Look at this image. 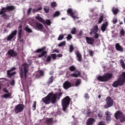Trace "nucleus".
Listing matches in <instances>:
<instances>
[{
  "mask_svg": "<svg viewBox=\"0 0 125 125\" xmlns=\"http://www.w3.org/2000/svg\"><path fill=\"white\" fill-rule=\"evenodd\" d=\"M62 93L61 92L55 94L53 93H49L47 96L42 98V101L45 104H48L50 103L51 101L52 104H55L56 101V99L60 100Z\"/></svg>",
  "mask_w": 125,
  "mask_h": 125,
  "instance_id": "obj_1",
  "label": "nucleus"
},
{
  "mask_svg": "<svg viewBox=\"0 0 125 125\" xmlns=\"http://www.w3.org/2000/svg\"><path fill=\"white\" fill-rule=\"evenodd\" d=\"M125 83V72L122 73L117 81L114 82L112 84L113 87H117L118 86L123 85Z\"/></svg>",
  "mask_w": 125,
  "mask_h": 125,
  "instance_id": "obj_2",
  "label": "nucleus"
},
{
  "mask_svg": "<svg viewBox=\"0 0 125 125\" xmlns=\"http://www.w3.org/2000/svg\"><path fill=\"white\" fill-rule=\"evenodd\" d=\"M27 67L28 64L27 63H23L20 67L19 71L21 79H22L24 76L25 78H27V73L28 72Z\"/></svg>",
  "mask_w": 125,
  "mask_h": 125,
  "instance_id": "obj_3",
  "label": "nucleus"
},
{
  "mask_svg": "<svg viewBox=\"0 0 125 125\" xmlns=\"http://www.w3.org/2000/svg\"><path fill=\"white\" fill-rule=\"evenodd\" d=\"M112 75L106 73L103 76H99L97 77V80L101 82H106L112 78Z\"/></svg>",
  "mask_w": 125,
  "mask_h": 125,
  "instance_id": "obj_4",
  "label": "nucleus"
},
{
  "mask_svg": "<svg viewBox=\"0 0 125 125\" xmlns=\"http://www.w3.org/2000/svg\"><path fill=\"white\" fill-rule=\"evenodd\" d=\"M70 101L71 99L69 98V96H66L63 99H62V104L63 110L64 112H65L66 109H67L68 106L69 105Z\"/></svg>",
  "mask_w": 125,
  "mask_h": 125,
  "instance_id": "obj_5",
  "label": "nucleus"
},
{
  "mask_svg": "<svg viewBox=\"0 0 125 125\" xmlns=\"http://www.w3.org/2000/svg\"><path fill=\"white\" fill-rule=\"evenodd\" d=\"M114 117L116 119H119L121 123L125 122V117L120 111H117L116 113L114 114Z\"/></svg>",
  "mask_w": 125,
  "mask_h": 125,
  "instance_id": "obj_6",
  "label": "nucleus"
},
{
  "mask_svg": "<svg viewBox=\"0 0 125 125\" xmlns=\"http://www.w3.org/2000/svg\"><path fill=\"white\" fill-rule=\"evenodd\" d=\"M15 9V7L13 6H9L6 7H3L1 9V11L0 12V15H2V17L6 18V15L5 14V13L7 11V10H12Z\"/></svg>",
  "mask_w": 125,
  "mask_h": 125,
  "instance_id": "obj_7",
  "label": "nucleus"
},
{
  "mask_svg": "<svg viewBox=\"0 0 125 125\" xmlns=\"http://www.w3.org/2000/svg\"><path fill=\"white\" fill-rule=\"evenodd\" d=\"M106 104L104 105V108L107 109L112 107L113 105V101L110 97H106L105 99Z\"/></svg>",
  "mask_w": 125,
  "mask_h": 125,
  "instance_id": "obj_8",
  "label": "nucleus"
},
{
  "mask_svg": "<svg viewBox=\"0 0 125 125\" xmlns=\"http://www.w3.org/2000/svg\"><path fill=\"white\" fill-rule=\"evenodd\" d=\"M98 26L95 25L92 30H91V32H90V35H94V38L95 39H98L99 37V35L97 33L98 31Z\"/></svg>",
  "mask_w": 125,
  "mask_h": 125,
  "instance_id": "obj_9",
  "label": "nucleus"
},
{
  "mask_svg": "<svg viewBox=\"0 0 125 125\" xmlns=\"http://www.w3.org/2000/svg\"><path fill=\"white\" fill-rule=\"evenodd\" d=\"M24 105L22 104H19L16 105L15 108V112L16 113L18 114L20 112H21L22 111V110L24 109Z\"/></svg>",
  "mask_w": 125,
  "mask_h": 125,
  "instance_id": "obj_10",
  "label": "nucleus"
},
{
  "mask_svg": "<svg viewBox=\"0 0 125 125\" xmlns=\"http://www.w3.org/2000/svg\"><path fill=\"white\" fill-rule=\"evenodd\" d=\"M45 49H46V47H43L41 49H38L36 50L37 53H39V52H42L41 55H40L38 56V57H39V58L42 57V56H44L45 54H46L47 52L46 51H44L45 50Z\"/></svg>",
  "mask_w": 125,
  "mask_h": 125,
  "instance_id": "obj_11",
  "label": "nucleus"
},
{
  "mask_svg": "<svg viewBox=\"0 0 125 125\" xmlns=\"http://www.w3.org/2000/svg\"><path fill=\"white\" fill-rule=\"evenodd\" d=\"M36 19L37 20H38V21H40L41 22L44 23V24H46L48 25H50L51 24V21L50 20H47L45 21H44L41 17H40L39 15H38L36 17Z\"/></svg>",
  "mask_w": 125,
  "mask_h": 125,
  "instance_id": "obj_12",
  "label": "nucleus"
},
{
  "mask_svg": "<svg viewBox=\"0 0 125 125\" xmlns=\"http://www.w3.org/2000/svg\"><path fill=\"white\" fill-rule=\"evenodd\" d=\"M15 69H16V68L15 67H13L10 70H9L7 71V76H8L9 78H11L12 76H13L16 74V72H13L10 73V72L15 70Z\"/></svg>",
  "mask_w": 125,
  "mask_h": 125,
  "instance_id": "obj_13",
  "label": "nucleus"
},
{
  "mask_svg": "<svg viewBox=\"0 0 125 125\" xmlns=\"http://www.w3.org/2000/svg\"><path fill=\"white\" fill-rule=\"evenodd\" d=\"M72 84L68 81H66L63 84V88L65 89H67L71 87H72Z\"/></svg>",
  "mask_w": 125,
  "mask_h": 125,
  "instance_id": "obj_14",
  "label": "nucleus"
},
{
  "mask_svg": "<svg viewBox=\"0 0 125 125\" xmlns=\"http://www.w3.org/2000/svg\"><path fill=\"white\" fill-rule=\"evenodd\" d=\"M17 33V30H14V31H13L11 33V34L8 36L7 39V41H11V40H12V39H13V38H14V36H16Z\"/></svg>",
  "mask_w": 125,
  "mask_h": 125,
  "instance_id": "obj_15",
  "label": "nucleus"
},
{
  "mask_svg": "<svg viewBox=\"0 0 125 125\" xmlns=\"http://www.w3.org/2000/svg\"><path fill=\"white\" fill-rule=\"evenodd\" d=\"M67 13L70 14V16L73 18L74 19H79V18L74 14L76 13H74L72 10V9H69L67 11Z\"/></svg>",
  "mask_w": 125,
  "mask_h": 125,
  "instance_id": "obj_16",
  "label": "nucleus"
},
{
  "mask_svg": "<svg viewBox=\"0 0 125 125\" xmlns=\"http://www.w3.org/2000/svg\"><path fill=\"white\" fill-rule=\"evenodd\" d=\"M95 122V120L94 118H90L87 120V125H92Z\"/></svg>",
  "mask_w": 125,
  "mask_h": 125,
  "instance_id": "obj_17",
  "label": "nucleus"
},
{
  "mask_svg": "<svg viewBox=\"0 0 125 125\" xmlns=\"http://www.w3.org/2000/svg\"><path fill=\"white\" fill-rule=\"evenodd\" d=\"M86 42H87V43H89V44H93L94 39L92 38L86 37Z\"/></svg>",
  "mask_w": 125,
  "mask_h": 125,
  "instance_id": "obj_18",
  "label": "nucleus"
},
{
  "mask_svg": "<svg viewBox=\"0 0 125 125\" xmlns=\"http://www.w3.org/2000/svg\"><path fill=\"white\" fill-rule=\"evenodd\" d=\"M108 23L107 21L104 22V23L102 25V27H101V30H102L103 32H105V31L106 30V27L108 26Z\"/></svg>",
  "mask_w": 125,
  "mask_h": 125,
  "instance_id": "obj_19",
  "label": "nucleus"
},
{
  "mask_svg": "<svg viewBox=\"0 0 125 125\" xmlns=\"http://www.w3.org/2000/svg\"><path fill=\"white\" fill-rule=\"evenodd\" d=\"M115 47L116 50L118 51H120L121 52H123L124 49L120 45L119 43H117L115 44Z\"/></svg>",
  "mask_w": 125,
  "mask_h": 125,
  "instance_id": "obj_20",
  "label": "nucleus"
},
{
  "mask_svg": "<svg viewBox=\"0 0 125 125\" xmlns=\"http://www.w3.org/2000/svg\"><path fill=\"white\" fill-rule=\"evenodd\" d=\"M35 27L37 30H40V31H41V30H43V25L38 22L36 23Z\"/></svg>",
  "mask_w": 125,
  "mask_h": 125,
  "instance_id": "obj_21",
  "label": "nucleus"
},
{
  "mask_svg": "<svg viewBox=\"0 0 125 125\" xmlns=\"http://www.w3.org/2000/svg\"><path fill=\"white\" fill-rule=\"evenodd\" d=\"M105 116H106V122L107 123H109L111 121V114L110 113L109 111H106L105 112Z\"/></svg>",
  "mask_w": 125,
  "mask_h": 125,
  "instance_id": "obj_22",
  "label": "nucleus"
},
{
  "mask_svg": "<svg viewBox=\"0 0 125 125\" xmlns=\"http://www.w3.org/2000/svg\"><path fill=\"white\" fill-rule=\"evenodd\" d=\"M8 54H9L10 56H12L13 57L14 56H17V53L12 50H9L8 52Z\"/></svg>",
  "mask_w": 125,
  "mask_h": 125,
  "instance_id": "obj_23",
  "label": "nucleus"
},
{
  "mask_svg": "<svg viewBox=\"0 0 125 125\" xmlns=\"http://www.w3.org/2000/svg\"><path fill=\"white\" fill-rule=\"evenodd\" d=\"M70 76L74 78H77L80 76V73L79 71H77L74 73L71 74Z\"/></svg>",
  "mask_w": 125,
  "mask_h": 125,
  "instance_id": "obj_24",
  "label": "nucleus"
},
{
  "mask_svg": "<svg viewBox=\"0 0 125 125\" xmlns=\"http://www.w3.org/2000/svg\"><path fill=\"white\" fill-rule=\"evenodd\" d=\"M76 55H77V57H78V60L80 62L82 61V55L79 51H77L76 52Z\"/></svg>",
  "mask_w": 125,
  "mask_h": 125,
  "instance_id": "obj_25",
  "label": "nucleus"
},
{
  "mask_svg": "<svg viewBox=\"0 0 125 125\" xmlns=\"http://www.w3.org/2000/svg\"><path fill=\"white\" fill-rule=\"evenodd\" d=\"M2 97L4 99H11V93L5 94L2 96Z\"/></svg>",
  "mask_w": 125,
  "mask_h": 125,
  "instance_id": "obj_26",
  "label": "nucleus"
},
{
  "mask_svg": "<svg viewBox=\"0 0 125 125\" xmlns=\"http://www.w3.org/2000/svg\"><path fill=\"white\" fill-rule=\"evenodd\" d=\"M120 64L122 66V67L124 69H125V62H124V61L121 59L120 60Z\"/></svg>",
  "mask_w": 125,
  "mask_h": 125,
  "instance_id": "obj_27",
  "label": "nucleus"
},
{
  "mask_svg": "<svg viewBox=\"0 0 125 125\" xmlns=\"http://www.w3.org/2000/svg\"><path fill=\"white\" fill-rule=\"evenodd\" d=\"M53 82V77L52 76L50 77L49 79H48V81L47 82V84L48 85L51 84Z\"/></svg>",
  "mask_w": 125,
  "mask_h": 125,
  "instance_id": "obj_28",
  "label": "nucleus"
},
{
  "mask_svg": "<svg viewBox=\"0 0 125 125\" xmlns=\"http://www.w3.org/2000/svg\"><path fill=\"white\" fill-rule=\"evenodd\" d=\"M81 83V81L79 79L76 80V82L75 83V86L77 87L80 85Z\"/></svg>",
  "mask_w": 125,
  "mask_h": 125,
  "instance_id": "obj_29",
  "label": "nucleus"
},
{
  "mask_svg": "<svg viewBox=\"0 0 125 125\" xmlns=\"http://www.w3.org/2000/svg\"><path fill=\"white\" fill-rule=\"evenodd\" d=\"M53 122V120L52 118L47 119L46 120V122L48 124H52Z\"/></svg>",
  "mask_w": 125,
  "mask_h": 125,
  "instance_id": "obj_30",
  "label": "nucleus"
},
{
  "mask_svg": "<svg viewBox=\"0 0 125 125\" xmlns=\"http://www.w3.org/2000/svg\"><path fill=\"white\" fill-rule=\"evenodd\" d=\"M25 31H26V32H27L28 33H32V30H31L30 28H29L28 26H26L25 27Z\"/></svg>",
  "mask_w": 125,
  "mask_h": 125,
  "instance_id": "obj_31",
  "label": "nucleus"
},
{
  "mask_svg": "<svg viewBox=\"0 0 125 125\" xmlns=\"http://www.w3.org/2000/svg\"><path fill=\"white\" fill-rule=\"evenodd\" d=\"M66 44L65 42L64 41L61 43H60V44H58V46H59L60 47H62V46H64Z\"/></svg>",
  "mask_w": 125,
  "mask_h": 125,
  "instance_id": "obj_32",
  "label": "nucleus"
},
{
  "mask_svg": "<svg viewBox=\"0 0 125 125\" xmlns=\"http://www.w3.org/2000/svg\"><path fill=\"white\" fill-rule=\"evenodd\" d=\"M119 10L118 9H116V8H113L112 9V12H113V14H117V13L118 12Z\"/></svg>",
  "mask_w": 125,
  "mask_h": 125,
  "instance_id": "obj_33",
  "label": "nucleus"
},
{
  "mask_svg": "<svg viewBox=\"0 0 125 125\" xmlns=\"http://www.w3.org/2000/svg\"><path fill=\"white\" fill-rule=\"evenodd\" d=\"M63 39H64V35L61 34L59 37H58V41H62V40H63Z\"/></svg>",
  "mask_w": 125,
  "mask_h": 125,
  "instance_id": "obj_34",
  "label": "nucleus"
},
{
  "mask_svg": "<svg viewBox=\"0 0 125 125\" xmlns=\"http://www.w3.org/2000/svg\"><path fill=\"white\" fill-rule=\"evenodd\" d=\"M42 9V7H39L38 9H34L33 10V12L34 13H35V12L39 11L41 10Z\"/></svg>",
  "mask_w": 125,
  "mask_h": 125,
  "instance_id": "obj_35",
  "label": "nucleus"
},
{
  "mask_svg": "<svg viewBox=\"0 0 125 125\" xmlns=\"http://www.w3.org/2000/svg\"><path fill=\"white\" fill-rule=\"evenodd\" d=\"M76 28L74 27L72 30H71V34H72V35H75L76 34Z\"/></svg>",
  "mask_w": 125,
  "mask_h": 125,
  "instance_id": "obj_36",
  "label": "nucleus"
},
{
  "mask_svg": "<svg viewBox=\"0 0 125 125\" xmlns=\"http://www.w3.org/2000/svg\"><path fill=\"white\" fill-rule=\"evenodd\" d=\"M60 15V12L59 11H57L55 12V13L54 14L53 17H58Z\"/></svg>",
  "mask_w": 125,
  "mask_h": 125,
  "instance_id": "obj_37",
  "label": "nucleus"
},
{
  "mask_svg": "<svg viewBox=\"0 0 125 125\" xmlns=\"http://www.w3.org/2000/svg\"><path fill=\"white\" fill-rule=\"evenodd\" d=\"M21 33H22V30H21V29H19V33H18V36H19V38L20 39H21Z\"/></svg>",
  "mask_w": 125,
  "mask_h": 125,
  "instance_id": "obj_38",
  "label": "nucleus"
},
{
  "mask_svg": "<svg viewBox=\"0 0 125 125\" xmlns=\"http://www.w3.org/2000/svg\"><path fill=\"white\" fill-rule=\"evenodd\" d=\"M67 41H70V40H71L72 39V35L71 34H68L67 37H66Z\"/></svg>",
  "mask_w": 125,
  "mask_h": 125,
  "instance_id": "obj_39",
  "label": "nucleus"
},
{
  "mask_svg": "<svg viewBox=\"0 0 125 125\" xmlns=\"http://www.w3.org/2000/svg\"><path fill=\"white\" fill-rule=\"evenodd\" d=\"M98 117H99L100 119L102 118L103 113L102 112H100L99 113H98Z\"/></svg>",
  "mask_w": 125,
  "mask_h": 125,
  "instance_id": "obj_40",
  "label": "nucleus"
},
{
  "mask_svg": "<svg viewBox=\"0 0 125 125\" xmlns=\"http://www.w3.org/2000/svg\"><path fill=\"white\" fill-rule=\"evenodd\" d=\"M104 19L103 16H102L101 17H100V20H99V21L98 22L99 23H101Z\"/></svg>",
  "mask_w": 125,
  "mask_h": 125,
  "instance_id": "obj_41",
  "label": "nucleus"
},
{
  "mask_svg": "<svg viewBox=\"0 0 125 125\" xmlns=\"http://www.w3.org/2000/svg\"><path fill=\"white\" fill-rule=\"evenodd\" d=\"M120 35H121V36H125V32L124 30L122 29L120 31Z\"/></svg>",
  "mask_w": 125,
  "mask_h": 125,
  "instance_id": "obj_42",
  "label": "nucleus"
},
{
  "mask_svg": "<svg viewBox=\"0 0 125 125\" xmlns=\"http://www.w3.org/2000/svg\"><path fill=\"white\" fill-rule=\"evenodd\" d=\"M36 104H37V103L36 101L34 102V104L33 105V110H35L36 109Z\"/></svg>",
  "mask_w": 125,
  "mask_h": 125,
  "instance_id": "obj_43",
  "label": "nucleus"
},
{
  "mask_svg": "<svg viewBox=\"0 0 125 125\" xmlns=\"http://www.w3.org/2000/svg\"><path fill=\"white\" fill-rule=\"evenodd\" d=\"M70 70L71 71H74V70H75V68L74 66H71L69 67Z\"/></svg>",
  "mask_w": 125,
  "mask_h": 125,
  "instance_id": "obj_44",
  "label": "nucleus"
},
{
  "mask_svg": "<svg viewBox=\"0 0 125 125\" xmlns=\"http://www.w3.org/2000/svg\"><path fill=\"white\" fill-rule=\"evenodd\" d=\"M44 10L46 13H48L49 12V7L47 6L45 7Z\"/></svg>",
  "mask_w": 125,
  "mask_h": 125,
  "instance_id": "obj_45",
  "label": "nucleus"
},
{
  "mask_svg": "<svg viewBox=\"0 0 125 125\" xmlns=\"http://www.w3.org/2000/svg\"><path fill=\"white\" fill-rule=\"evenodd\" d=\"M51 56L53 58V59H54V60L56 59L57 56L56 54H51Z\"/></svg>",
  "mask_w": 125,
  "mask_h": 125,
  "instance_id": "obj_46",
  "label": "nucleus"
},
{
  "mask_svg": "<svg viewBox=\"0 0 125 125\" xmlns=\"http://www.w3.org/2000/svg\"><path fill=\"white\" fill-rule=\"evenodd\" d=\"M51 57L50 56H48L46 59L47 62H49V61H51Z\"/></svg>",
  "mask_w": 125,
  "mask_h": 125,
  "instance_id": "obj_47",
  "label": "nucleus"
},
{
  "mask_svg": "<svg viewBox=\"0 0 125 125\" xmlns=\"http://www.w3.org/2000/svg\"><path fill=\"white\" fill-rule=\"evenodd\" d=\"M74 49V47L72 45L70 46V52H72Z\"/></svg>",
  "mask_w": 125,
  "mask_h": 125,
  "instance_id": "obj_48",
  "label": "nucleus"
},
{
  "mask_svg": "<svg viewBox=\"0 0 125 125\" xmlns=\"http://www.w3.org/2000/svg\"><path fill=\"white\" fill-rule=\"evenodd\" d=\"M40 74L41 76H43L44 75V71L43 70H40Z\"/></svg>",
  "mask_w": 125,
  "mask_h": 125,
  "instance_id": "obj_49",
  "label": "nucleus"
},
{
  "mask_svg": "<svg viewBox=\"0 0 125 125\" xmlns=\"http://www.w3.org/2000/svg\"><path fill=\"white\" fill-rule=\"evenodd\" d=\"M54 52H57V53H59L60 52L58 49H55L53 50V51L52 52V53H54Z\"/></svg>",
  "mask_w": 125,
  "mask_h": 125,
  "instance_id": "obj_50",
  "label": "nucleus"
},
{
  "mask_svg": "<svg viewBox=\"0 0 125 125\" xmlns=\"http://www.w3.org/2000/svg\"><path fill=\"white\" fill-rule=\"evenodd\" d=\"M99 125H105V123L104 122L101 121L99 123Z\"/></svg>",
  "mask_w": 125,
  "mask_h": 125,
  "instance_id": "obj_51",
  "label": "nucleus"
},
{
  "mask_svg": "<svg viewBox=\"0 0 125 125\" xmlns=\"http://www.w3.org/2000/svg\"><path fill=\"white\" fill-rule=\"evenodd\" d=\"M89 98V96H88V94L86 93L85 94V99H88Z\"/></svg>",
  "mask_w": 125,
  "mask_h": 125,
  "instance_id": "obj_52",
  "label": "nucleus"
},
{
  "mask_svg": "<svg viewBox=\"0 0 125 125\" xmlns=\"http://www.w3.org/2000/svg\"><path fill=\"white\" fill-rule=\"evenodd\" d=\"M51 6L52 7H55L56 6V3L55 2H52L51 3Z\"/></svg>",
  "mask_w": 125,
  "mask_h": 125,
  "instance_id": "obj_53",
  "label": "nucleus"
},
{
  "mask_svg": "<svg viewBox=\"0 0 125 125\" xmlns=\"http://www.w3.org/2000/svg\"><path fill=\"white\" fill-rule=\"evenodd\" d=\"M31 10H32L31 8H30L28 10L27 14H28V15H29V14H30L31 11Z\"/></svg>",
  "mask_w": 125,
  "mask_h": 125,
  "instance_id": "obj_54",
  "label": "nucleus"
},
{
  "mask_svg": "<svg viewBox=\"0 0 125 125\" xmlns=\"http://www.w3.org/2000/svg\"><path fill=\"white\" fill-rule=\"evenodd\" d=\"M89 53H90V56H93V52L92 51H90L89 52Z\"/></svg>",
  "mask_w": 125,
  "mask_h": 125,
  "instance_id": "obj_55",
  "label": "nucleus"
},
{
  "mask_svg": "<svg viewBox=\"0 0 125 125\" xmlns=\"http://www.w3.org/2000/svg\"><path fill=\"white\" fill-rule=\"evenodd\" d=\"M10 83H11V85H14L15 84V81H14V80H12Z\"/></svg>",
  "mask_w": 125,
  "mask_h": 125,
  "instance_id": "obj_56",
  "label": "nucleus"
},
{
  "mask_svg": "<svg viewBox=\"0 0 125 125\" xmlns=\"http://www.w3.org/2000/svg\"><path fill=\"white\" fill-rule=\"evenodd\" d=\"M113 23H115L117 22V19H113Z\"/></svg>",
  "mask_w": 125,
  "mask_h": 125,
  "instance_id": "obj_57",
  "label": "nucleus"
},
{
  "mask_svg": "<svg viewBox=\"0 0 125 125\" xmlns=\"http://www.w3.org/2000/svg\"><path fill=\"white\" fill-rule=\"evenodd\" d=\"M3 92H4L5 93H8L7 90L5 88L3 89Z\"/></svg>",
  "mask_w": 125,
  "mask_h": 125,
  "instance_id": "obj_58",
  "label": "nucleus"
},
{
  "mask_svg": "<svg viewBox=\"0 0 125 125\" xmlns=\"http://www.w3.org/2000/svg\"><path fill=\"white\" fill-rule=\"evenodd\" d=\"M62 55L61 54H59L58 55V57H62Z\"/></svg>",
  "mask_w": 125,
  "mask_h": 125,
  "instance_id": "obj_59",
  "label": "nucleus"
},
{
  "mask_svg": "<svg viewBox=\"0 0 125 125\" xmlns=\"http://www.w3.org/2000/svg\"><path fill=\"white\" fill-rule=\"evenodd\" d=\"M72 125H76L75 123L74 122H72Z\"/></svg>",
  "mask_w": 125,
  "mask_h": 125,
  "instance_id": "obj_60",
  "label": "nucleus"
},
{
  "mask_svg": "<svg viewBox=\"0 0 125 125\" xmlns=\"http://www.w3.org/2000/svg\"><path fill=\"white\" fill-rule=\"evenodd\" d=\"M79 35H80V36H82V31L80 33Z\"/></svg>",
  "mask_w": 125,
  "mask_h": 125,
  "instance_id": "obj_61",
  "label": "nucleus"
},
{
  "mask_svg": "<svg viewBox=\"0 0 125 125\" xmlns=\"http://www.w3.org/2000/svg\"><path fill=\"white\" fill-rule=\"evenodd\" d=\"M123 22L122 21L120 22V24H123Z\"/></svg>",
  "mask_w": 125,
  "mask_h": 125,
  "instance_id": "obj_62",
  "label": "nucleus"
},
{
  "mask_svg": "<svg viewBox=\"0 0 125 125\" xmlns=\"http://www.w3.org/2000/svg\"><path fill=\"white\" fill-rule=\"evenodd\" d=\"M19 28H22V26H21V25H20V26H19Z\"/></svg>",
  "mask_w": 125,
  "mask_h": 125,
  "instance_id": "obj_63",
  "label": "nucleus"
},
{
  "mask_svg": "<svg viewBox=\"0 0 125 125\" xmlns=\"http://www.w3.org/2000/svg\"><path fill=\"white\" fill-rule=\"evenodd\" d=\"M62 20H65V18H62Z\"/></svg>",
  "mask_w": 125,
  "mask_h": 125,
  "instance_id": "obj_64",
  "label": "nucleus"
}]
</instances>
